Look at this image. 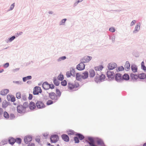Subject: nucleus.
I'll return each instance as SVG.
<instances>
[{
    "label": "nucleus",
    "mask_w": 146,
    "mask_h": 146,
    "mask_svg": "<svg viewBox=\"0 0 146 146\" xmlns=\"http://www.w3.org/2000/svg\"><path fill=\"white\" fill-rule=\"evenodd\" d=\"M56 92L57 94V95H56L59 98L61 95V92L58 89H57L56 90Z\"/></svg>",
    "instance_id": "39"
},
{
    "label": "nucleus",
    "mask_w": 146,
    "mask_h": 146,
    "mask_svg": "<svg viewBox=\"0 0 146 146\" xmlns=\"http://www.w3.org/2000/svg\"><path fill=\"white\" fill-rule=\"evenodd\" d=\"M97 143L98 145H102L104 144L103 141L101 139H99L97 140Z\"/></svg>",
    "instance_id": "31"
},
{
    "label": "nucleus",
    "mask_w": 146,
    "mask_h": 146,
    "mask_svg": "<svg viewBox=\"0 0 146 146\" xmlns=\"http://www.w3.org/2000/svg\"><path fill=\"white\" fill-rule=\"evenodd\" d=\"M32 77L31 76H29L26 77H25L23 78V80L24 82H25L28 80H30L31 79Z\"/></svg>",
    "instance_id": "26"
},
{
    "label": "nucleus",
    "mask_w": 146,
    "mask_h": 146,
    "mask_svg": "<svg viewBox=\"0 0 146 146\" xmlns=\"http://www.w3.org/2000/svg\"><path fill=\"white\" fill-rule=\"evenodd\" d=\"M23 105H26L27 106H28L27 103V102H25L24 103V104Z\"/></svg>",
    "instance_id": "63"
},
{
    "label": "nucleus",
    "mask_w": 146,
    "mask_h": 146,
    "mask_svg": "<svg viewBox=\"0 0 146 146\" xmlns=\"http://www.w3.org/2000/svg\"><path fill=\"white\" fill-rule=\"evenodd\" d=\"M116 64L115 63H111L109 64L108 68L110 70H112L117 67Z\"/></svg>",
    "instance_id": "11"
},
{
    "label": "nucleus",
    "mask_w": 146,
    "mask_h": 146,
    "mask_svg": "<svg viewBox=\"0 0 146 146\" xmlns=\"http://www.w3.org/2000/svg\"><path fill=\"white\" fill-rule=\"evenodd\" d=\"M141 66L142 68L144 70H146V67L144 65V62L143 61L141 63Z\"/></svg>",
    "instance_id": "37"
},
{
    "label": "nucleus",
    "mask_w": 146,
    "mask_h": 146,
    "mask_svg": "<svg viewBox=\"0 0 146 146\" xmlns=\"http://www.w3.org/2000/svg\"><path fill=\"white\" fill-rule=\"evenodd\" d=\"M58 80L62 81L64 78V76L62 74H60L58 77Z\"/></svg>",
    "instance_id": "32"
},
{
    "label": "nucleus",
    "mask_w": 146,
    "mask_h": 146,
    "mask_svg": "<svg viewBox=\"0 0 146 146\" xmlns=\"http://www.w3.org/2000/svg\"><path fill=\"white\" fill-rule=\"evenodd\" d=\"M29 107L31 110H33L36 108V105L33 102H31L29 105Z\"/></svg>",
    "instance_id": "15"
},
{
    "label": "nucleus",
    "mask_w": 146,
    "mask_h": 146,
    "mask_svg": "<svg viewBox=\"0 0 146 146\" xmlns=\"http://www.w3.org/2000/svg\"><path fill=\"white\" fill-rule=\"evenodd\" d=\"M3 116L4 117L7 119H8L9 117V114L6 111L4 112Z\"/></svg>",
    "instance_id": "33"
},
{
    "label": "nucleus",
    "mask_w": 146,
    "mask_h": 146,
    "mask_svg": "<svg viewBox=\"0 0 146 146\" xmlns=\"http://www.w3.org/2000/svg\"><path fill=\"white\" fill-rule=\"evenodd\" d=\"M8 141L10 144L11 145H13L15 142L16 141L15 139L14 138L12 137H11L9 138V139Z\"/></svg>",
    "instance_id": "21"
},
{
    "label": "nucleus",
    "mask_w": 146,
    "mask_h": 146,
    "mask_svg": "<svg viewBox=\"0 0 146 146\" xmlns=\"http://www.w3.org/2000/svg\"><path fill=\"white\" fill-rule=\"evenodd\" d=\"M59 137L58 136L56 135H54L51 136L50 140L52 143H56L58 141Z\"/></svg>",
    "instance_id": "7"
},
{
    "label": "nucleus",
    "mask_w": 146,
    "mask_h": 146,
    "mask_svg": "<svg viewBox=\"0 0 146 146\" xmlns=\"http://www.w3.org/2000/svg\"><path fill=\"white\" fill-rule=\"evenodd\" d=\"M130 77L133 80H136L139 78L138 75L133 74H131Z\"/></svg>",
    "instance_id": "23"
},
{
    "label": "nucleus",
    "mask_w": 146,
    "mask_h": 146,
    "mask_svg": "<svg viewBox=\"0 0 146 146\" xmlns=\"http://www.w3.org/2000/svg\"><path fill=\"white\" fill-rule=\"evenodd\" d=\"M115 79L117 81H120L122 80V77L119 74H117L116 75Z\"/></svg>",
    "instance_id": "17"
},
{
    "label": "nucleus",
    "mask_w": 146,
    "mask_h": 146,
    "mask_svg": "<svg viewBox=\"0 0 146 146\" xmlns=\"http://www.w3.org/2000/svg\"><path fill=\"white\" fill-rule=\"evenodd\" d=\"M67 133L68 135H73L74 133V131L72 130H69L67 131Z\"/></svg>",
    "instance_id": "35"
},
{
    "label": "nucleus",
    "mask_w": 146,
    "mask_h": 146,
    "mask_svg": "<svg viewBox=\"0 0 146 146\" xmlns=\"http://www.w3.org/2000/svg\"><path fill=\"white\" fill-rule=\"evenodd\" d=\"M82 78L83 79H86L87 78L88 76V73L87 71L84 72L82 74Z\"/></svg>",
    "instance_id": "14"
},
{
    "label": "nucleus",
    "mask_w": 146,
    "mask_h": 146,
    "mask_svg": "<svg viewBox=\"0 0 146 146\" xmlns=\"http://www.w3.org/2000/svg\"><path fill=\"white\" fill-rule=\"evenodd\" d=\"M12 102H14L15 101V98L13 96H12L11 100Z\"/></svg>",
    "instance_id": "51"
},
{
    "label": "nucleus",
    "mask_w": 146,
    "mask_h": 146,
    "mask_svg": "<svg viewBox=\"0 0 146 146\" xmlns=\"http://www.w3.org/2000/svg\"><path fill=\"white\" fill-rule=\"evenodd\" d=\"M66 20V19H62L61 21L60 22V25H64V23H65V21Z\"/></svg>",
    "instance_id": "46"
},
{
    "label": "nucleus",
    "mask_w": 146,
    "mask_h": 146,
    "mask_svg": "<svg viewBox=\"0 0 146 146\" xmlns=\"http://www.w3.org/2000/svg\"><path fill=\"white\" fill-rule=\"evenodd\" d=\"M131 68L132 71L134 72H135L137 71V67L135 65H132L131 66Z\"/></svg>",
    "instance_id": "19"
},
{
    "label": "nucleus",
    "mask_w": 146,
    "mask_h": 146,
    "mask_svg": "<svg viewBox=\"0 0 146 146\" xmlns=\"http://www.w3.org/2000/svg\"><path fill=\"white\" fill-rule=\"evenodd\" d=\"M70 71L71 73L72 76H75V71L74 69L71 68L70 69Z\"/></svg>",
    "instance_id": "30"
},
{
    "label": "nucleus",
    "mask_w": 146,
    "mask_h": 146,
    "mask_svg": "<svg viewBox=\"0 0 146 146\" xmlns=\"http://www.w3.org/2000/svg\"><path fill=\"white\" fill-rule=\"evenodd\" d=\"M92 58V57L88 55H85L81 59V61L82 63H86L89 62Z\"/></svg>",
    "instance_id": "3"
},
{
    "label": "nucleus",
    "mask_w": 146,
    "mask_h": 146,
    "mask_svg": "<svg viewBox=\"0 0 146 146\" xmlns=\"http://www.w3.org/2000/svg\"><path fill=\"white\" fill-rule=\"evenodd\" d=\"M124 68L122 66L119 67L118 68V70L120 71H122L123 70Z\"/></svg>",
    "instance_id": "53"
},
{
    "label": "nucleus",
    "mask_w": 146,
    "mask_h": 146,
    "mask_svg": "<svg viewBox=\"0 0 146 146\" xmlns=\"http://www.w3.org/2000/svg\"><path fill=\"white\" fill-rule=\"evenodd\" d=\"M17 143L20 144L21 142V139L20 138H17L15 139Z\"/></svg>",
    "instance_id": "40"
},
{
    "label": "nucleus",
    "mask_w": 146,
    "mask_h": 146,
    "mask_svg": "<svg viewBox=\"0 0 146 146\" xmlns=\"http://www.w3.org/2000/svg\"><path fill=\"white\" fill-rule=\"evenodd\" d=\"M140 29V23H139L135 26V30L133 31L134 33L135 31H138Z\"/></svg>",
    "instance_id": "27"
},
{
    "label": "nucleus",
    "mask_w": 146,
    "mask_h": 146,
    "mask_svg": "<svg viewBox=\"0 0 146 146\" xmlns=\"http://www.w3.org/2000/svg\"><path fill=\"white\" fill-rule=\"evenodd\" d=\"M82 78V76L79 73H77L76 74V79L78 80H80L81 78Z\"/></svg>",
    "instance_id": "29"
},
{
    "label": "nucleus",
    "mask_w": 146,
    "mask_h": 146,
    "mask_svg": "<svg viewBox=\"0 0 146 146\" xmlns=\"http://www.w3.org/2000/svg\"><path fill=\"white\" fill-rule=\"evenodd\" d=\"M15 38V36H13L9 39V40L10 42H11Z\"/></svg>",
    "instance_id": "50"
},
{
    "label": "nucleus",
    "mask_w": 146,
    "mask_h": 146,
    "mask_svg": "<svg viewBox=\"0 0 146 146\" xmlns=\"http://www.w3.org/2000/svg\"><path fill=\"white\" fill-rule=\"evenodd\" d=\"M74 140L75 143H78L79 142L78 138L77 137H74Z\"/></svg>",
    "instance_id": "44"
},
{
    "label": "nucleus",
    "mask_w": 146,
    "mask_h": 146,
    "mask_svg": "<svg viewBox=\"0 0 146 146\" xmlns=\"http://www.w3.org/2000/svg\"><path fill=\"white\" fill-rule=\"evenodd\" d=\"M9 92V90L7 89H4L2 90L0 92V94L2 95H6Z\"/></svg>",
    "instance_id": "13"
},
{
    "label": "nucleus",
    "mask_w": 146,
    "mask_h": 146,
    "mask_svg": "<svg viewBox=\"0 0 146 146\" xmlns=\"http://www.w3.org/2000/svg\"><path fill=\"white\" fill-rule=\"evenodd\" d=\"M14 6V3H13V4H12L10 7V10H12L13 9Z\"/></svg>",
    "instance_id": "55"
},
{
    "label": "nucleus",
    "mask_w": 146,
    "mask_h": 146,
    "mask_svg": "<svg viewBox=\"0 0 146 146\" xmlns=\"http://www.w3.org/2000/svg\"><path fill=\"white\" fill-rule=\"evenodd\" d=\"M26 107H24L22 105H20L17 107V111L19 113H24L25 111Z\"/></svg>",
    "instance_id": "4"
},
{
    "label": "nucleus",
    "mask_w": 146,
    "mask_h": 146,
    "mask_svg": "<svg viewBox=\"0 0 146 146\" xmlns=\"http://www.w3.org/2000/svg\"><path fill=\"white\" fill-rule=\"evenodd\" d=\"M35 140L36 141L39 143L40 141V139L39 137H37L36 138Z\"/></svg>",
    "instance_id": "54"
},
{
    "label": "nucleus",
    "mask_w": 146,
    "mask_h": 146,
    "mask_svg": "<svg viewBox=\"0 0 146 146\" xmlns=\"http://www.w3.org/2000/svg\"><path fill=\"white\" fill-rule=\"evenodd\" d=\"M136 21L135 20L133 21L131 23L130 26H132L134 25Z\"/></svg>",
    "instance_id": "52"
},
{
    "label": "nucleus",
    "mask_w": 146,
    "mask_h": 146,
    "mask_svg": "<svg viewBox=\"0 0 146 146\" xmlns=\"http://www.w3.org/2000/svg\"><path fill=\"white\" fill-rule=\"evenodd\" d=\"M50 88L51 89H53L54 88V86L53 84L50 85Z\"/></svg>",
    "instance_id": "59"
},
{
    "label": "nucleus",
    "mask_w": 146,
    "mask_h": 146,
    "mask_svg": "<svg viewBox=\"0 0 146 146\" xmlns=\"http://www.w3.org/2000/svg\"><path fill=\"white\" fill-rule=\"evenodd\" d=\"M32 139L33 138L31 136L27 135L25 137L24 141L27 144L31 141L32 140Z\"/></svg>",
    "instance_id": "9"
},
{
    "label": "nucleus",
    "mask_w": 146,
    "mask_h": 146,
    "mask_svg": "<svg viewBox=\"0 0 146 146\" xmlns=\"http://www.w3.org/2000/svg\"><path fill=\"white\" fill-rule=\"evenodd\" d=\"M100 79L101 80H103L105 78V76L104 75L102 74L100 76Z\"/></svg>",
    "instance_id": "42"
},
{
    "label": "nucleus",
    "mask_w": 146,
    "mask_h": 146,
    "mask_svg": "<svg viewBox=\"0 0 146 146\" xmlns=\"http://www.w3.org/2000/svg\"><path fill=\"white\" fill-rule=\"evenodd\" d=\"M28 146H35V145L34 143H29Z\"/></svg>",
    "instance_id": "58"
},
{
    "label": "nucleus",
    "mask_w": 146,
    "mask_h": 146,
    "mask_svg": "<svg viewBox=\"0 0 146 146\" xmlns=\"http://www.w3.org/2000/svg\"><path fill=\"white\" fill-rule=\"evenodd\" d=\"M62 139L65 141L68 142L69 141V138L68 136L66 134H63L62 135Z\"/></svg>",
    "instance_id": "16"
},
{
    "label": "nucleus",
    "mask_w": 146,
    "mask_h": 146,
    "mask_svg": "<svg viewBox=\"0 0 146 146\" xmlns=\"http://www.w3.org/2000/svg\"><path fill=\"white\" fill-rule=\"evenodd\" d=\"M66 58V57L65 56H63L62 57L60 58L59 60H64Z\"/></svg>",
    "instance_id": "57"
},
{
    "label": "nucleus",
    "mask_w": 146,
    "mask_h": 146,
    "mask_svg": "<svg viewBox=\"0 0 146 146\" xmlns=\"http://www.w3.org/2000/svg\"><path fill=\"white\" fill-rule=\"evenodd\" d=\"M42 91V90L40 87L36 86L34 89L33 93L34 95H37L39 93H41Z\"/></svg>",
    "instance_id": "5"
},
{
    "label": "nucleus",
    "mask_w": 146,
    "mask_h": 146,
    "mask_svg": "<svg viewBox=\"0 0 146 146\" xmlns=\"http://www.w3.org/2000/svg\"><path fill=\"white\" fill-rule=\"evenodd\" d=\"M76 135L78 137L80 140H82L84 138V136L80 134H76Z\"/></svg>",
    "instance_id": "34"
},
{
    "label": "nucleus",
    "mask_w": 146,
    "mask_h": 146,
    "mask_svg": "<svg viewBox=\"0 0 146 146\" xmlns=\"http://www.w3.org/2000/svg\"><path fill=\"white\" fill-rule=\"evenodd\" d=\"M29 99L30 100H31L33 98V96L31 94H29Z\"/></svg>",
    "instance_id": "56"
},
{
    "label": "nucleus",
    "mask_w": 146,
    "mask_h": 146,
    "mask_svg": "<svg viewBox=\"0 0 146 146\" xmlns=\"http://www.w3.org/2000/svg\"><path fill=\"white\" fill-rule=\"evenodd\" d=\"M61 84L62 86H65L67 85V82L66 80H64L61 82Z\"/></svg>",
    "instance_id": "41"
},
{
    "label": "nucleus",
    "mask_w": 146,
    "mask_h": 146,
    "mask_svg": "<svg viewBox=\"0 0 146 146\" xmlns=\"http://www.w3.org/2000/svg\"><path fill=\"white\" fill-rule=\"evenodd\" d=\"M90 76L91 77H93L95 75V73L94 70H90L89 71Z\"/></svg>",
    "instance_id": "20"
},
{
    "label": "nucleus",
    "mask_w": 146,
    "mask_h": 146,
    "mask_svg": "<svg viewBox=\"0 0 146 146\" xmlns=\"http://www.w3.org/2000/svg\"><path fill=\"white\" fill-rule=\"evenodd\" d=\"M9 66V63H7L5 64H4L3 66L5 68H7Z\"/></svg>",
    "instance_id": "49"
},
{
    "label": "nucleus",
    "mask_w": 146,
    "mask_h": 146,
    "mask_svg": "<svg viewBox=\"0 0 146 146\" xmlns=\"http://www.w3.org/2000/svg\"><path fill=\"white\" fill-rule=\"evenodd\" d=\"M42 86L43 88L45 90H48L50 88V84L47 82H44L42 85Z\"/></svg>",
    "instance_id": "12"
},
{
    "label": "nucleus",
    "mask_w": 146,
    "mask_h": 146,
    "mask_svg": "<svg viewBox=\"0 0 146 146\" xmlns=\"http://www.w3.org/2000/svg\"><path fill=\"white\" fill-rule=\"evenodd\" d=\"M124 66L125 69L127 70L130 68V64L127 61Z\"/></svg>",
    "instance_id": "22"
},
{
    "label": "nucleus",
    "mask_w": 146,
    "mask_h": 146,
    "mask_svg": "<svg viewBox=\"0 0 146 146\" xmlns=\"http://www.w3.org/2000/svg\"><path fill=\"white\" fill-rule=\"evenodd\" d=\"M3 112V110L1 108H0V116L2 114Z\"/></svg>",
    "instance_id": "60"
},
{
    "label": "nucleus",
    "mask_w": 146,
    "mask_h": 146,
    "mask_svg": "<svg viewBox=\"0 0 146 146\" xmlns=\"http://www.w3.org/2000/svg\"><path fill=\"white\" fill-rule=\"evenodd\" d=\"M49 98L55 102L58 99V96L53 92L50 93L48 94Z\"/></svg>",
    "instance_id": "2"
},
{
    "label": "nucleus",
    "mask_w": 146,
    "mask_h": 146,
    "mask_svg": "<svg viewBox=\"0 0 146 146\" xmlns=\"http://www.w3.org/2000/svg\"><path fill=\"white\" fill-rule=\"evenodd\" d=\"M66 75L67 77H70L72 76L70 71H68L67 72Z\"/></svg>",
    "instance_id": "45"
},
{
    "label": "nucleus",
    "mask_w": 146,
    "mask_h": 146,
    "mask_svg": "<svg viewBox=\"0 0 146 146\" xmlns=\"http://www.w3.org/2000/svg\"><path fill=\"white\" fill-rule=\"evenodd\" d=\"M13 96L8 95L7 96V98L8 101H10Z\"/></svg>",
    "instance_id": "48"
},
{
    "label": "nucleus",
    "mask_w": 146,
    "mask_h": 146,
    "mask_svg": "<svg viewBox=\"0 0 146 146\" xmlns=\"http://www.w3.org/2000/svg\"><path fill=\"white\" fill-rule=\"evenodd\" d=\"M53 103V102L50 100H48L46 102V104L48 105H51Z\"/></svg>",
    "instance_id": "43"
},
{
    "label": "nucleus",
    "mask_w": 146,
    "mask_h": 146,
    "mask_svg": "<svg viewBox=\"0 0 146 146\" xmlns=\"http://www.w3.org/2000/svg\"><path fill=\"white\" fill-rule=\"evenodd\" d=\"M79 86L78 84H73L72 83H69L68 85V89L70 91L75 90L76 88H78Z\"/></svg>",
    "instance_id": "1"
},
{
    "label": "nucleus",
    "mask_w": 146,
    "mask_h": 146,
    "mask_svg": "<svg viewBox=\"0 0 146 146\" xmlns=\"http://www.w3.org/2000/svg\"><path fill=\"white\" fill-rule=\"evenodd\" d=\"M85 65L84 63L81 62L77 66V68L78 70H84L85 68Z\"/></svg>",
    "instance_id": "8"
},
{
    "label": "nucleus",
    "mask_w": 146,
    "mask_h": 146,
    "mask_svg": "<svg viewBox=\"0 0 146 146\" xmlns=\"http://www.w3.org/2000/svg\"><path fill=\"white\" fill-rule=\"evenodd\" d=\"M107 76L110 79L114 78L115 75L114 72L110 71H108L107 72Z\"/></svg>",
    "instance_id": "6"
},
{
    "label": "nucleus",
    "mask_w": 146,
    "mask_h": 146,
    "mask_svg": "<svg viewBox=\"0 0 146 146\" xmlns=\"http://www.w3.org/2000/svg\"><path fill=\"white\" fill-rule=\"evenodd\" d=\"M109 30L111 32H114L115 31V29L113 27H111L109 29Z\"/></svg>",
    "instance_id": "47"
},
{
    "label": "nucleus",
    "mask_w": 146,
    "mask_h": 146,
    "mask_svg": "<svg viewBox=\"0 0 146 146\" xmlns=\"http://www.w3.org/2000/svg\"><path fill=\"white\" fill-rule=\"evenodd\" d=\"M16 97L17 99H20L21 97V95L20 92H18L16 94Z\"/></svg>",
    "instance_id": "38"
},
{
    "label": "nucleus",
    "mask_w": 146,
    "mask_h": 146,
    "mask_svg": "<svg viewBox=\"0 0 146 146\" xmlns=\"http://www.w3.org/2000/svg\"><path fill=\"white\" fill-rule=\"evenodd\" d=\"M122 79L125 80H128L129 79V76L127 74H125L123 76Z\"/></svg>",
    "instance_id": "25"
},
{
    "label": "nucleus",
    "mask_w": 146,
    "mask_h": 146,
    "mask_svg": "<svg viewBox=\"0 0 146 146\" xmlns=\"http://www.w3.org/2000/svg\"><path fill=\"white\" fill-rule=\"evenodd\" d=\"M143 146H146V143H144L143 145Z\"/></svg>",
    "instance_id": "64"
},
{
    "label": "nucleus",
    "mask_w": 146,
    "mask_h": 146,
    "mask_svg": "<svg viewBox=\"0 0 146 146\" xmlns=\"http://www.w3.org/2000/svg\"><path fill=\"white\" fill-rule=\"evenodd\" d=\"M54 84L56 86H58L59 84V82L58 80H56V79H54Z\"/></svg>",
    "instance_id": "36"
},
{
    "label": "nucleus",
    "mask_w": 146,
    "mask_h": 146,
    "mask_svg": "<svg viewBox=\"0 0 146 146\" xmlns=\"http://www.w3.org/2000/svg\"><path fill=\"white\" fill-rule=\"evenodd\" d=\"M37 108L39 109H41L45 107V106L44 104L40 101L38 102L36 104Z\"/></svg>",
    "instance_id": "10"
},
{
    "label": "nucleus",
    "mask_w": 146,
    "mask_h": 146,
    "mask_svg": "<svg viewBox=\"0 0 146 146\" xmlns=\"http://www.w3.org/2000/svg\"><path fill=\"white\" fill-rule=\"evenodd\" d=\"M104 67L102 65H100L94 68V69L96 71H101L103 68Z\"/></svg>",
    "instance_id": "18"
},
{
    "label": "nucleus",
    "mask_w": 146,
    "mask_h": 146,
    "mask_svg": "<svg viewBox=\"0 0 146 146\" xmlns=\"http://www.w3.org/2000/svg\"><path fill=\"white\" fill-rule=\"evenodd\" d=\"M43 135L44 136H48V135L47 133H44L43 134Z\"/></svg>",
    "instance_id": "62"
},
{
    "label": "nucleus",
    "mask_w": 146,
    "mask_h": 146,
    "mask_svg": "<svg viewBox=\"0 0 146 146\" xmlns=\"http://www.w3.org/2000/svg\"><path fill=\"white\" fill-rule=\"evenodd\" d=\"M139 78L141 79H144L146 78L145 74L144 73L140 74L138 75Z\"/></svg>",
    "instance_id": "24"
},
{
    "label": "nucleus",
    "mask_w": 146,
    "mask_h": 146,
    "mask_svg": "<svg viewBox=\"0 0 146 146\" xmlns=\"http://www.w3.org/2000/svg\"><path fill=\"white\" fill-rule=\"evenodd\" d=\"M77 2L78 3L80 2H82L83 0H77Z\"/></svg>",
    "instance_id": "61"
},
{
    "label": "nucleus",
    "mask_w": 146,
    "mask_h": 146,
    "mask_svg": "<svg viewBox=\"0 0 146 146\" xmlns=\"http://www.w3.org/2000/svg\"><path fill=\"white\" fill-rule=\"evenodd\" d=\"M8 104L6 101H4L2 103V107L3 108H5L8 106Z\"/></svg>",
    "instance_id": "28"
}]
</instances>
